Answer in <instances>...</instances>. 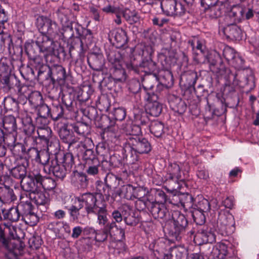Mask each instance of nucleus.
<instances>
[{
	"label": "nucleus",
	"mask_w": 259,
	"mask_h": 259,
	"mask_svg": "<svg viewBox=\"0 0 259 259\" xmlns=\"http://www.w3.org/2000/svg\"><path fill=\"white\" fill-rule=\"evenodd\" d=\"M30 198L33 199L37 205H44L48 201V198L45 194L41 191H37L30 193Z\"/></svg>",
	"instance_id": "09e8293b"
},
{
	"label": "nucleus",
	"mask_w": 259,
	"mask_h": 259,
	"mask_svg": "<svg viewBox=\"0 0 259 259\" xmlns=\"http://www.w3.org/2000/svg\"><path fill=\"white\" fill-rule=\"evenodd\" d=\"M48 75L53 83L56 82L64 81L66 77V70L63 66L59 65H54L48 67Z\"/></svg>",
	"instance_id": "a211bd4d"
},
{
	"label": "nucleus",
	"mask_w": 259,
	"mask_h": 259,
	"mask_svg": "<svg viewBox=\"0 0 259 259\" xmlns=\"http://www.w3.org/2000/svg\"><path fill=\"white\" fill-rule=\"evenodd\" d=\"M245 11L239 6H233L226 16L225 19L230 23H236L239 22L243 17Z\"/></svg>",
	"instance_id": "4be33fe9"
},
{
	"label": "nucleus",
	"mask_w": 259,
	"mask_h": 259,
	"mask_svg": "<svg viewBox=\"0 0 259 259\" xmlns=\"http://www.w3.org/2000/svg\"><path fill=\"white\" fill-rule=\"evenodd\" d=\"M28 165V162L27 160L25 161V164L23 163L22 164L18 165L11 170V174L13 177L17 179H24L26 177L27 174L26 167Z\"/></svg>",
	"instance_id": "2f4dec72"
},
{
	"label": "nucleus",
	"mask_w": 259,
	"mask_h": 259,
	"mask_svg": "<svg viewBox=\"0 0 259 259\" xmlns=\"http://www.w3.org/2000/svg\"><path fill=\"white\" fill-rule=\"evenodd\" d=\"M25 52L29 59L34 58L39 55V47L35 41L26 42L25 44Z\"/></svg>",
	"instance_id": "72a5a7b5"
},
{
	"label": "nucleus",
	"mask_w": 259,
	"mask_h": 259,
	"mask_svg": "<svg viewBox=\"0 0 259 259\" xmlns=\"http://www.w3.org/2000/svg\"><path fill=\"white\" fill-rule=\"evenodd\" d=\"M3 216L5 220H8L12 222H16L19 221L21 213L18 208L11 207L8 211H3Z\"/></svg>",
	"instance_id": "e433bc0d"
},
{
	"label": "nucleus",
	"mask_w": 259,
	"mask_h": 259,
	"mask_svg": "<svg viewBox=\"0 0 259 259\" xmlns=\"http://www.w3.org/2000/svg\"><path fill=\"white\" fill-rule=\"evenodd\" d=\"M36 25L41 32V34L46 35L55 39L58 36L60 37V28L57 24L47 17H38L36 19Z\"/></svg>",
	"instance_id": "20e7f679"
},
{
	"label": "nucleus",
	"mask_w": 259,
	"mask_h": 259,
	"mask_svg": "<svg viewBox=\"0 0 259 259\" xmlns=\"http://www.w3.org/2000/svg\"><path fill=\"white\" fill-rule=\"evenodd\" d=\"M142 127L135 124H132L128 128V134L130 136L128 138H136V137L142 136Z\"/></svg>",
	"instance_id": "4d7b16f0"
},
{
	"label": "nucleus",
	"mask_w": 259,
	"mask_h": 259,
	"mask_svg": "<svg viewBox=\"0 0 259 259\" xmlns=\"http://www.w3.org/2000/svg\"><path fill=\"white\" fill-rule=\"evenodd\" d=\"M151 150V144L147 139L142 136L127 138L123 147L125 158L131 164H134L138 160L139 154L148 153Z\"/></svg>",
	"instance_id": "f03ea898"
},
{
	"label": "nucleus",
	"mask_w": 259,
	"mask_h": 259,
	"mask_svg": "<svg viewBox=\"0 0 259 259\" xmlns=\"http://www.w3.org/2000/svg\"><path fill=\"white\" fill-rule=\"evenodd\" d=\"M0 78L1 81L9 89L13 88L14 85L16 87L19 95L24 96L26 98H28L32 92L31 87L21 84L20 80L15 76L8 73L5 75L1 74Z\"/></svg>",
	"instance_id": "423d86ee"
},
{
	"label": "nucleus",
	"mask_w": 259,
	"mask_h": 259,
	"mask_svg": "<svg viewBox=\"0 0 259 259\" xmlns=\"http://www.w3.org/2000/svg\"><path fill=\"white\" fill-rule=\"evenodd\" d=\"M237 55V53L232 48L226 46L224 49L223 56L229 64L234 59Z\"/></svg>",
	"instance_id": "bf43d9fd"
},
{
	"label": "nucleus",
	"mask_w": 259,
	"mask_h": 259,
	"mask_svg": "<svg viewBox=\"0 0 259 259\" xmlns=\"http://www.w3.org/2000/svg\"><path fill=\"white\" fill-rule=\"evenodd\" d=\"M219 33L223 34L227 38L231 39H241L242 35L240 28L233 23H231L226 27H220Z\"/></svg>",
	"instance_id": "dca6fc26"
},
{
	"label": "nucleus",
	"mask_w": 259,
	"mask_h": 259,
	"mask_svg": "<svg viewBox=\"0 0 259 259\" xmlns=\"http://www.w3.org/2000/svg\"><path fill=\"white\" fill-rule=\"evenodd\" d=\"M171 217L172 228L170 233L176 240L180 241L188 227V220L186 217L179 211H174Z\"/></svg>",
	"instance_id": "39448f33"
},
{
	"label": "nucleus",
	"mask_w": 259,
	"mask_h": 259,
	"mask_svg": "<svg viewBox=\"0 0 259 259\" xmlns=\"http://www.w3.org/2000/svg\"><path fill=\"white\" fill-rule=\"evenodd\" d=\"M195 238H199L202 240V243H212L215 241V236L214 234L210 231L203 230L199 232L195 236Z\"/></svg>",
	"instance_id": "4c0bfd02"
},
{
	"label": "nucleus",
	"mask_w": 259,
	"mask_h": 259,
	"mask_svg": "<svg viewBox=\"0 0 259 259\" xmlns=\"http://www.w3.org/2000/svg\"><path fill=\"white\" fill-rule=\"evenodd\" d=\"M22 128L27 137L32 136L35 131V126L32 123L30 116L26 115L22 118Z\"/></svg>",
	"instance_id": "c9c22d12"
},
{
	"label": "nucleus",
	"mask_w": 259,
	"mask_h": 259,
	"mask_svg": "<svg viewBox=\"0 0 259 259\" xmlns=\"http://www.w3.org/2000/svg\"><path fill=\"white\" fill-rule=\"evenodd\" d=\"M125 116L126 111L123 108H115L109 113L108 116H103L101 117V126L103 128H108L105 133L107 134L110 128V126H113L115 124V121L112 119H114L115 120L122 121L125 118Z\"/></svg>",
	"instance_id": "9d476101"
},
{
	"label": "nucleus",
	"mask_w": 259,
	"mask_h": 259,
	"mask_svg": "<svg viewBox=\"0 0 259 259\" xmlns=\"http://www.w3.org/2000/svg\"><path fill=\"white\" fill-rule=\"evenodd\" d=\"M207 15L211 19H215L219 17L222 15L221 9L216 5L205 10Z\"/></svg>",
	"instance_id": "13d9d810"
},
{
	"label": "nucleus",
	"mask_w": 259,
	"mask_h": 259,
	"mask_svg": "<svg viewBox=\"0 0 259 259\" xmlns=\"http://www.w3.org/2000/svg\"><path fill=\"white\" fill-rule=\"evenodd\" d=\"M139 66L147 73H155L157 71L156 63L150 58L143 59Z\"/></svg>",
	"instance_id": "58836bf2"
},
{
	"label": "nucleus",
	"mask_w": 259,
	"mask_h": 259,
	"mask_svg": "<svg viewBox=\"0 0 259 259\" xmlns=\"http://www.w3.org/2000/svg\"><path fill=\"white\" fill-rule=\"evenodd\" d=\"M39 187H42L45 190H51L54 189L56 186L55 181L52 178L43 177L39 174L38 180Z\"/></svg>",
	"instance_id": "a18cd8bd"
},
{
	"label": "nucleus",
	"mask_w": 259,
	"mask_h": 259,
	"mask_svg": "<svg viewBox=\"0 0 259 259\" xmlns=\"http://www.w3.org/2000/svg\"><path fill=\"white\" fill-rule=\"evenodd\" d=\"M84 143L82 144L84 151L82 157L83 160L85 162V164L93 162L99 163L96 153L93 150L94 144L92 141L90 139H87L85 140Z\"/></svg>",
	"instance_id": "4468645a"
},
{
	"label": "nucleus",
	"mask_w": 259,
	"mask_h": 259,
	"mask_svg": "<svg viewBox=\"0 0 259 259\" xmlns=\"http://www.w3.org/2000/svg\"><path fill=\"white\" fill-rule=\"evenodd\" d=\"M73 130L78 135L85 137L89 132L88 125L83 122H77L70 125Z\"/></svg>",
	"instance_id": "37998d69"
},
{
	"label": "nucleus",
	"mask_w": 259,
	"mask_h": 259,
	"mask_svg": "<svg viewBox=\"0 0 259 259\" xmlns=\"http://www.w3.org/2000/svg\"><path fill=\"white\" fill-rule=\"evenodd\" d=\"M39 174L29 173L21 181V186L23 190L30 193L37 191L39 188L38 176Z\"/></svg>",
	"instance_id": "ddd939ff"
},
{
	"label": "nucleus",
	"mask_w": 259,
	"mask_h": 259,
	"mask_svg": "<svg viewBox=\"0 0 259 259\" xmlns=\"http://www.w3.org/2000/svg\"><path fill=\"white\" fill-rule=\"evenodd\" d=\"M183 168L184 165L181 163H170L168 166L166 182L169 184L175 182L176 186L172 187L173 189H179V182L184 183L188 178V171Z\"/></svg>",
	"instance_id": "7ed1b4c3"
},
{
	"label": "nucleus",
	"mask_w": 259,
	"mask_h": 259,
	"mask_svg": "<svg viewBox=\"0 0 259 259\" xmlns=\"http://www.w3.org/2000/svg\"><path fill=\"white\" fill-rule=\"evenodd\" d=\"M17 199V196L14 194L12 189L5 186L0 189V201L3 203H10Z\"/></svg>",
	"instance_id": "bb28decb"
},
{
	"label": "nucleus",
	"mask_w": 259,
	"mask_h": 259,
	"mask_svg": "<svg viewBox=\"0 0 259 259\" xmlns=\"http://www.w3.org/2000/svg\"><path fill=\"white\" fill-rule=\"evenodd\" d=\"M63 166L67 170H69L74 164V157L72 153H67L64 156Z\"/></svg>",
	"instance_id": "0e129e2a"
},
{
	"label": "nucleus",
	"mask_w": 259,
	"mask_h": 259,
	"mask_svg": "<svg viewBox=\"0 0 259 259\" xmlns=\"http://www.w3.org/2000/svg\"><path fill=\"white\" fill-rule=\"evenodd\" d=\"M179 200L182 206L184 208H188L193 206V198L188 193L180 194Z\"/></svg>",
	"instance_id": "864d4df0"
},
{
	"label": "nucleus",
	"mask_w": 259,
	"mask_h": 259,
	"mask_svg": "<svg viewBox=\"0 0 259 259\" xmlns=\"http://www.w3.org/2000/svg\"><path fill=\"white\" fill-rule=\"evenodd\" d=\"M22 219L26 224L31 226H33L36 225L39 221L38 217L33 211L25 215H24L23 218H22Z\"/></svg>",
	"instance_id": "6e6d98bb"
},
{
	"label": "nucleus",
	"mask_w": 259,
	"mask_h": 259,
	"mask_svg": "<svg viewBox=\"0 0 259 259\" xmlns=\"http://www.w3.org/2000/svg\"><path fill=\"white\" fill-rule=\"evenodd\" d=\"M3 127L8 133H15L17 130L16 119L13 115L5 116L3 118Z\"/></svg>",
	"instance_id": "f704fd0d"
},
{
	"label": "nucleus",
	"mask_w": 259,
	"mask_h": 259,
	"mask_svg": "<svg viewBox=\"0 0 259 259\" xmlns=\"http://www.w3.org/2000/svg\"><path fill=\"white\" fill-rule=\"evenodd\" d=\"M189 44L192 48L194 54L196 55L194 56L193 60L196 63L202 62L201 57L204 54L203 49L204 46L202 43L199 40H194L189 41Z\"/></svg>",
	"instance_id": "393cba45"
},
{
	"label": "nucleus",
	"mask_w": 259,
	"mask_h": 259,
	"mask_svg": "<svg viewBox=\"0 0 259 259\" xmlns=\"http://www.w3.org/2000/svg\"><path fill=\"white\" fill-rule=\"evenodd\" d=\"M187 251L181 246H175L170 248L168 253L164 254V259H185Z\"/></svg>",
	"instance_id": "cd10ccee"
},
{
	"label": "nucleus",
	"mask_w": 259,
	"mask_h": 259,
	"mask_svg": "<svg viewBox=\"0 0 259 259\" xmlns=\"http://www.w3.org/2000/svg\"><path fill=\"white\" fill-rule=\"evenodd\" d=\"M206 59L209 64L211 71L214 72L224 76L231 71L230 69L225 67L220 54L217 52L210 53L207 57Z\"/></svg>",
	"instance_id": "9b49d317"
},
{
	"label": "nucleus",
	"mask_w": 259,
	"mask_h": 259,
	"mask_svg": "<svg viewBox=\"0 0 259 259\" xmlns=\"http://www.w3.org/2000/svg\"><path fill=\"white\" fill-rule=\"evenodd\" d=\"M109 148L106 143H99L96 147V152L103 157H106L109 154Z\"/></svg>",
	"instance_id": "338daca9"
},
{
	"label": "nucleus",
	"mask_w": 259,
	"mask_h": 259,
	"mask_svg": "<svg viewBox=\"0 0 259 259\" xmlns=\"http://www.w3.org/2000/svg\"><path fill=\"white\" fill-rule=\"evenodd\" d=\"M134 186L130 184L122 186L116 193L121 197L128 200L133 199Z\"/></svg>",
	"instance_id": "a19ab883"
},
{
	"label": "nucleus",
	"mask_w": 259,
	"mask_h": 259,
	"mask_svg": "<svg viewBox=\"0 0 259 259\" xmlns=\"http://www.w3.org/2000/svg\"><path fill=\"white\" fill-rule=\"evenodd\" d=\"M123 221L126 225L131 226H136L138 223V219L130 211H124Z\"/></svg>",
	"instance_id": "680f3d73"
},
{
	"label": "nucleus",
	"mask_w": 259,
	"mask_h": 259,
	"mask_svg": "<svg viewBox=\"0 0 259 259\" xmlns=\"http://www.w3.org/2000/svg\"><path fill=\"white\" fill-rule=\"evenodd\" d=\"M71 181L75 186H80L82 188L87 187L88 185L87 176L82 172L74 171L71 175Z\"/></svg>",
	"instance_id": "7c9ffc66"
},
{
	"label": "nucleus",
	"mask_w": 259,
	"mask_h": 259,
	"mask_svg": "<svg viewBox=\"0 0 259 259\" xmlns=\"http://www.w3.org/2000/svg\"><path fill=\"white\" fill-rule=\"evenodd\" d=\"M69 11L65 8H60L56 12L57 18L62 25L63 32L61 35L63 37H71L74 35L72 21H70L68 16Z\"/></svg>",
	"instance_id": "1a4fd4ad"
},
{
	"label": "nucleus",
	"mask_w": 259,
	"mask_h": 259,
	"mask_svg": "<svg viewBox=\"0 0 259 259\" xmlns=\"http://www.w3.org/2000/svg\"><path fill=\"white\" fill-rule=\"evenodd\" d=\"M119 181L118 178L111 173L107 174L104 179V183L107 185V187H109L114 191L115 189L118 186Z\"/></svg>",
	"instance_id": "8fccbe9b"
},
{
	"label": "nucleus",
	"mask_w": 259,
	"mask_h": 259,
	"mask_svg": "<svg viewBox=\"0 0 259 259\" xmlns=\"http://www.w3.org/2000/svg\"><path fill=\"white\" fill-rule=\"evenodd\" d=\"M197 79L198 75L196 72L189 71L181 75L180 83L187 89L194 88Z\"/></svg>",
	"instance_id": "5701e85b"
},
{
	"label": "nucleus",
	"mask_w": 259,
	"mask_h": 259,
	"mask_svg": "<svg viewBox=\"0 0 259 259\" xmlns=\"http://www.w3.org/2000/svg\"><path fill=\"white\" fill-rule=\"evenodd\" d=\"M17 207L21 213L22 218L33 211V206L30 201H21Z\"/></svg>",
	"instance_id": "603ef678"
},
{
	"label": "nucleus",
	"mask_w": 259,
	"mask_h": 259,
	"mask_svg": "<svg viewBox=\"0 0 259 259\" xmlns=\"http://www.w3.org/2000/svg\"><path fill=\"white\" fill-rule=\"evenodd\" d=\"M49 174H53L54 176L60 179H63L66 176L67 170L64 166L59 164L56 159L53 160L51 164H48Z\"/></svg>",
	"instance_id": "b1692460"
},
{
	"label": "nucleus",
	"mask_w": 259,
	"mask_h": 259,
	"mask_svg": "<svg viewBox=\"0 0 259 259\" xmlns=\"http://www.w3.org/2000/svg\"><path fill=\"white\" fill-rule=\"evenodd\" d=\"M96 189L99 194L105 196L107 199H109V197H111L113 200L115 199L117 194L114 193V191L109 187H107V185L105 183H103L101 181H97L96 182Z\"/></svg>",
	"instance_id": "c85d7f7f"
},
{
	"label": "nucleus",
	"mask_w": 259,
	"mask_h": 259,
	"mask_svg": "<svg viewBox=\"0 0 259 259\" xmlns=\"http://www.w3.org/2000/svg\"><path fill=\"white\" fill-rule=\"evenodd\" d=\"M35 108L37 110L38 116H41L42 117L50 116L51 108L47 104H44V102Z\"/></svg>",
	"instance_id": "e2e57ef3"
},
{
	"label": "nucleus",
	"mask_w": 259,
	"mask_h": 259,
	"mask_svg": "<svg viewBox=\"0 0 259 259\" xmlns=\"http://www.w3.org/2000/svg\"><path fill=\"white\" fill-rule=\"evenodd\" d=\"M197 210L207 213L210 209L209 202L206 199H202L198 202L197 205Z\"/></svg>",
	"instance_id": "774afa93"
},
{
	"label": "nucleus",
	"mask_w": 259,
	"mask_h": 259,
	"mask_svg": "<svg viewBox=\"0 0 259 259\" xmlns=\"http://www.w3.org/2000/svg\"><path fill=\"white\" fill-rule=\"evenodd\" d=\"M159 77L161 81L165 84L172 83L173 81V76L171 72L168 70H161L159 72Z\"/></svg>",
	"instance_id": "5fc2aeb1"
},
{
	"label": "nucleus",
	"mask_w": 259,
	"mask_h": 259,
	"mask_svg": "<svg viewBox=\"0 0 259 259\" xmlns=\"http://www.w3.org/2000/svg\"><path fill=\"white\" fill-rule=\"evenodd\" d=\"M89 66L94 70L101 71L104 65L103 56L100 53H93L88 57Z\"/></svg>",
	"instance_id": "412c9836"
},
{
	"label": "nucleus",
	"mask_w": 259,
	"mask_h": 259,
	"mask_svg": "<svg viewBox=\"0 0 259 259\" xmlns=\"http://www.w3.org/2000/svg\"><path fill=\"white\" fill-rule=\"evenodd\" d=\"M110 236L115 240L121 241L125 239V231L114 230H107L103 229L102 232L96 233L95 239L98 242H103Z\"/></svg>",
	"instance_id": "2eb2a0df"
},
{
	"label": "nucleus",
	"mask_w": 259,
	"mask_h": 259,
	"mask_svg": "<svg viewBox=\"0 0 259 259\" xmlns=\"http://www.w3.org/2000/svg\"><path fill=\"white\" fill-rule=\"evenodd\" d=\"M30 103L34 106V108L40 105L43 102V99L41 94L39 92L33 91L28 97Z\"/></svg>",
	"instance_id": "3c124183"
},
{
	"label": "nucleus",
	"mask_w": 259,
	"mask_h": 259,
	"mask_svg": "<svg viewBox=\"0 0 259 259\" xmlns=\"http://www.w3.org/2000/svg\"><path fill=\"white\" fill-rule=\"evenodd\" d=\"M30 59L33 61V63L35 65V67L38 69V75L43 73L44 68H48L49 67L48 66L44 65L43 59L39 56V55L34 58H30Z\"/></svg>",
	"instance_id": "69168bd1"
},
{
	"label": "nucleus",
	"mask_w": 259,
	"mask_h": 259,
	"mask_svg": "<svg viewBox=\"0 0 259 259\" xmlns=\"http://www.w3.org/2000/svg\"><path fill=\"white\" fill-rule=\"evenodd\" d=\"M227 253L228 247L225 244H217L212 248L208 259H224Z\"/></svg>",
	"instance_id": "a878e982"
},
{
	"label": "nucleus",
	"mask_w": 259,
	"mask_h": 259,
	"mask_svg": "<svg viewBox=\"0 0 259 259\" xmlns=\"http://www.w3.org/2000/svg\"><path fill=\"white\" fill-rule=\"evenodd\" d=\"M149 119L147 115V113L145 111H139L135 113L134 123L139 126L143 127L148 125Z\"/></svg>",
	"instance_id": "ea45409f"
},
{
	"label": "nucleus",
	"mask_w": 259,
	"mask_h": 259,
	"mask_svg": "<svg viewBox=\"0 0 259 259\" xmlns=\"http://www.w3.org/2000/svg\"><path fill=\"white\" fill-rule=\"evenodd\" d=\"M54 39L46 35L40 34L36 40L39 53L43 55L47 63L49 61V58L52 57L55 53Z\"/></svg>",
	"instance_id": "0eeeda50"
},
{
	"label": "nucleus",
	"mask_w": 259,
	"mask_h": 259,
	"mask_svg": "<svg viewBox=\"0 0 259 259\" xmlns=\"http://www.w3.org/2000/svg\"><path fill=\"white\" fill-rule=\"evenodd\" d=\"M64 115V109L62 105L58 103L53 104L51 108L50 117L54 120H57L62 118Z\"/></svg>",
	"instance_id": "49530a36"
},
{
	"label": "nucleus",
	"mask_w": 259,
	"mask_h": 259,
	"mask_svg": "<svg viewBox=\"0 0 259 259\" xmlns=\"http://www.w3.org/2000/svg\"><path fill=\"white\" fill-rule=\"evenodd\" d=\"M52 131L49 127H38L37 134L39 139L49 146V140L51 137Z\"/></svg>",
	"instance_id": "de8ad7c7"
},
{
	"label": "nucleus",
	"mask_w": 259,
	"mask_h": 259,
	"mask_svg": "<svg viewBox=\"0 0 259 259\" xmlns=\"http://www.w3.org/2000/svg\"><path fill=\"white\" fill-rule=\"evenodd\" d=\"M8 20L7 12L5 11L2 5H0V34L4 33L5 24Z\"/></svg>",
	"instance_id": "052dcab7"
},
{
	"label": "nucleus",
	"mask_w": 259,
	"mask_h": 259,
	"mask_svg": "<svg viewBox=\"0 0 259 259\" xmlns=\"http://www.w3.org/2000/svg\"><path fill=\"white\" fill-rule=\"evenodd\" d=\"M235 225L233 216L230 214L220 213L217 221V226L222 232H229Z\"/></svg>",
	"instance_id": "6ab92c4d"
},
{
	"label": "nucleus",
	"mask_w": 259,
	"mask_h": 259,
	"mask_svg": "<svg viewBox=\"0 0 259 259\" xmlns=\"http://www.w3.org/2000/svg\"><path fill=\"white\" fill-rule=\"evenodd\" d=\"M226 74L227 75H224L225 77L228 80L229 82H232L233 85H226L224 90L225 92L232 94L235 92L234 85H237L238 84V80L237 79V74L233 73L231 71H230V72L227 73Z\"/></svg>",
	"instance_id": "79ce46f5"
},
{
	"label": "nucleus",
	"mask_w": 259,
	"mask_h": 259,
	"mask_svg": "<svg viewBox=\"0 0 259 259\" xmlns=\"http://www.w3.org/2000/svg\"><path fill=\"white\" fill-rule=\"evenodd\" d=\"M148 126L151 133L156 137H160L164 133V125L160 121H153Z\"/></svg>",
	"instance_id": "c03bdc74"
},
{
	"label": "nucleus",
	"mask_w": 259,
	"mask_h": 259,
	"mask_svg": "<svg viewBox=\"0 0 259 259\" xmlns=\"http://www.w3.org/2000/svg\"><path fill=\"white\" fill-rule=\"evenodd\" d=\"M90 197L84 200L85 203V212L87 214H96L97 216V223L99 226L103 227V229H106L109 231H124L121 227L115 225L114 222L110 221L108 218L106 205L104 202L97 200L96 194H95L94 197Z\"/></svg>",
	"instance_id": "f257e3e1"
},
{
	"label": "nucleus",
	"mask_w": 259,
	"mask_h": 259,
	"mask_svg": "<svg viewBox=\"0 0 259 259\" xmlns=\"http://www.w3.org/2000/svg\"><path fill=\"white\" fill-rule=\"evenodd\" d=\"M94 195L95 194L94 193H85L78 197H75V202L77 201L78 203V205H72L69 208V214L73 221H76L78 220L80 217L79 211L81 208L84 207L85 210V203L84 202V200L90 197V196L94 197Z\"/></svg>",
	"instance_id": "f8f14e48"
},
{
	"label": "nucleus",
	"mask_w": 259,
	"mask_h": 259,
	"mask_svg": "<svg viewBox=\"0 0 259 259\" xmlns=\"http://www.w3.org/2000/svg\"><path fill=\"white\" fill-rule=\"evenodd\" d=\"M160 5L163 12L169 16H181L187 11L185 6L177 0H162Z\"/></svg>",
	"instance_id": "6e6552de"
},
{
	"label": "nucleus",
	"mask_w": 259,
	"mask_h": 259,
	"mask_svg": "<svg viewBox=\"0 0 259 259\" xmlns=\"http://www.w3.org/2000/svg\"><path fill=\"white\" fill-rule=\"evenodd\" d=\"M162 110L161 104L155 101L150 102L147 104L145 112L147 113V114H149L151 116L157 117L161 114Z\"/></svg>",
	"instance_id": "473e14b6"
},
{
	"label": "nucleus",
	"mask_w": 259,
	"mask_h": 259,
	"mask_svg": "<svg viewBox=\"0 0 259 259\" xmlns=\"http://www.w3.org/2000/svg\"><path fill=\"white\" fill-rule=\"evenodd\" d=\"M148 208L155 219H166L169 215L167 209L163 204L157 202H149Z\"/></svg>",
	"instance_id": "f3484780"
},
{
	"label": "nucleus",
	"mask_w": 259,
	"mask_h": 259,
	"mask_svg": "<svg viewBox=\"0 0 259 259\" xmlns=\"http://www.w3.org/2000/svg\"><path fill=\"white\" fill-rule=\"evenodd\" d=\"M114 39L116 41V47L118 48H124L128 41L126 32L123 29H118L114 34Z\"/></svg>",
	"instance_id": "c756f323"
},
{
	"label": "nucleus",
	"mask_w": 259,
	"mask_h": 259,
	"mask_svg": "<svg viewBox=\"0 0 259 259\" xmlns=\"http://www.w3.org/2000/svg\"><path fill=\"white\" fill-rule=\"evenodd\" d=\"M59 134L63 142L68 144L69 148L78 141V139L75 137L73 133L68 128V125L64 124L60 128Z\"/></svg>",
	"instance_id": "aec40b11"
}]
</instances>
